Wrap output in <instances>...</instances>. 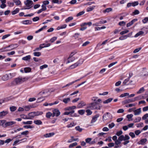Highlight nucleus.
<instances>
[{
    "label": "nucleus",
    "mask_w": 148,
    "mask_h": 148,
    "mask_svg": "<svg viewBox=\"0 0 148 148\" xmlns=\"http://www.w3.org/2000/svg\"><path fill=\"white\" fill-rule=\"evenodd\" d=\"M34 123L37 125H40L42 124V122L39 120H35L34 121Z\"/></svg>",
    "instance_id": "nucleus-26"
},
{
    "label": "nucleus",
    "mask_w": 148,
    "mask_h": 148,
    "mask_svg": "<svg viewBox=\"0 0 148 148\" xmlns=\"http://www.w3.org/2000/svg\"><path fill=\"white\" fill-rule=\"evenodd\" d=\"M73 19V17L72 16H70L68 18L66 19L65 21L66 23H67L71 20H72Z\"/></svg>",
    "instance_id": "nucleus-47"
},
{
    "label": "nucleus",
    "mask_w": 148,
    "mask_h": 148,
    "mask_svg": "<svg viewBox=\"0 0 148 148\" xmlns=\"http://www.w3.org/2000/svg\"><path fill=\"white\" fill-rule=\"evenodd\" d=\"M23 127L26 128H32L34 127L33 126H31L30 125H24L23 126Z\"/></svg>",
    "instance_id": "nucleus-51"
},
{
    "label": "nucleus",
    "mask_w": 148,
    "mask_h": 148,
    "mask_svg": "<svg viewBox=\"0 0 148 148\" xmlns=\"http://www.w3.org/2000/svg\"><path fill=\"white\" fill-rule=\"evenodd\" d=\"M33 3V1L30 0H27L24 2L25 5L26 6V7H25L24 9H29L32 7V5Z\"/></svg>",
    "instance_id": "nucleus-5"
},
{
    "label": "nucleus",
    "mask_w": 148,
    "mask_h": 148,
    "mask_svg": "<svg viewBox=\"0 0 148 148\" xmlns=\"http://www.w3.org/2000/svg\"><path fill=\"white\" fill-rule=\"evenodd\" d=\"M85 13V12L84 11H82L81 12L79 13H78L76 15V16L78 17L79 16H80L83 14Z\"/></svg>",
    "instance_id": "nucleus-62"
},
{
    "label": "nucleus",
    "mask_w": 148,
    "mask_h": 148,
    "mask_svg": "<svg viewBox=\"0 0 148 148\" xmlns=\"http://www.w3.org/2000/svg\"><path fill=\"white\" fill-rule=\"evenodd\" d=\"M34 55L35 56H39L41 55V53L40 52H34L33 53Z\"/></svg>",
    "instance_id": "nucleus-52"
},
{
    "label": "nucleus",
    "mask_w": 148,
    "mask_h": 148,
    "mask_svg": "<svg viewBox=\"0 0 148 148\" xmlns=\"http://www.w3.org/2000/svg\"><path fill=\"white\" fill-rule=\"evenodd\" d=\"M14 1L17 5H20L21 4V2L19 0H14Z\"/></svg>",
    "instance_id": "nucleus-36"
},
{
    "label": "nucleus",
    "mask_w": 148,
    "mask_h": 148,
    "mask_svg": "<svg viewBox=\"0 0 148 148\" xmlns=\"http://www.w3.org/2000/svg\"><path fill=\"white\" fill-rule=\"evenodd\" d=\"M21 117L24 119H29L28 117L27 116L25 115L24 114H22L21 115ZM29 119H30V118Z\"/></svg>",
    "instance_id": "nucleus-48"
},
{
    "label": "nucleus",
    "mask_w": 148,
    "mask_h": 148,
    "mask_svg": "<svg viewBox=\"0 0 148 148\" xmlns=\"http://www.w3.org/2000/svg\"><path fill=\"white\" fill-rule=\"evenodd\" d=\"M144 33V32L143 31H140L136 34L134 36V37H137L140 35H143Z\"/></svg>",
    "instance_id": "nucleus-29"
},
{
    "label": "nucleus",
    "mask_w": 148,
    "mask_h": 148,
    "mask_svg": "<svg viewBox=\"0 0 148 148\" xmlns=\"http://www.w3.org/2000/svg\"><path fill=\"white\" fill-rule=\"evenodd\" d=\"M14 46H15L16 47H18L17 44H12V45H9L8 46L4 48H3L1 49H0V50H4V49H5L6 48H8V47H12V48L11 49V50H12L15 48V47H14Z\"/></svg>",
    "instance_id": "nucleus-13"
},
{
    "label": "nucleus",
    "mask_w": 148,
    "mask_h": 148,
    "mask_svg": "<svg viewBox=\"0 0 148 148\" xmlns=\"http://www.w3.org/2000/svg\"><path fill=\"white\" fill-rule=\"evenodd\" d=\"M127 38V35H123L121 36V40H123L126 39Z\"/></svg>",
    "instance_id": "nucleus-61"
},
{
    "label": "nucleus",
    "mask_w": 148,
    "mask_h": 148,
    "mask_svg": "<svg viewBox=\"0 0 148 148\" xmlns=\"http://www.w3.org/2000/svg\"><path fill=\"white\" fill-rule=\"evenodd\" d=\"M92 138H87L85 139V141L86 143H88L90 145L95 144L96 142V140L94 139L93 140L91 141Z\"/></svg>",
    "instance_id": "nucleus-6"
},
{
    "label": "nucleus",
    "mask_w": 148,
    "mask_h": 148,
    "mask_svg": "<svg viewBox=\"0 0 148 148\" xmlns=\"http://www.w3.org/2000/svg\"><path fill=\"white\" fill-rule=\"evenodd\" d=\"M31 69L30 68H25L24 69V71L25 73H28L31 71Z\"/></svg>",
    "instance_id": "nucleus-50"
},
{
    "label": "nucleus",
    "mask_w": 148,
    "mask_h": 148,
    "mask_svg": "<svg viewBox=\"0 0 148 148\" xmlns=\"http://www.w3.org/2000/svg\"><path fill=\"white\" fill-rule=\"evenodd\" d=\"M8 114L7 111H3L0 112V119L3 118Z\"/></svg>",
    "instance_id": "nucleus-11"
},
{
    "label": "nucleus",
    "mask_w": 148,
    "mask_h": 148,
    "mask_svg": "<svg viewBox=\"0 0 148 148\" xmlns=\"http://www.w3.org/2000/svg\"><path fill=\"white\" fill-rule=\"evenodd\" d=\"M148 117V114L147 113L145 114L142 117V119L145 120V119H148L147 118Z\"/></svg>",
    "instance_id": "nucleus-58"
},
{
    "label": "nucleus",
    "mask_w": 148,
    "mask_h": 148,
    "mask_svg": "<svg viewBox=\"0 0 148 148\" xmlns=\"http://www.w3.org/2000/svg\"><path fill=\"white\" fill-rule=\"evenodd\" d=\"M32 107L31 106H26L24 107V109L25 111H29Z\"/></svg>",
    "instance_id": "nucleus-42"
},
{
    "label": "nucleus",
    "mask_w": 148,
    "mask_h": 148,
    "mask_svg": "<svg viewBox=\"0 0 148 148\" xmlns=\"http://www.w3.org/2000/svg\"><path fill=\"white\" fill-rule=\"evenodd\" d=\"M118 137L116 136H114L112 138V140L114 141L115 144L116 145L115 148H117L119 147L118 145L120 144V131L117 132L116 134Z\"/></svg>",
    "instance_id": "nucleus-2"
},
{
    "label": "nucleus",
    "mask_w": 148,
    "mask_h": 148,
    "mask_svg": "<svg viewBox=\"0 0 148 148\" xmlns=\"http://www.w3.org/2000/svg\"><path fill=\"white\" fill-rule=\"evenodd\" d=\"M67 25L66 24H64L63 25H62L60 26H58L57 27V29L58 30H60L61 29H63L65 28L66 27Z\"/></svg>",
    "instance_id": "nucleus-28"
},
{
    "label": "nucleus",
    "mask_w": 148,
    "mask_h": 148,
    "mask_svg": "<svg viewBox=\"0 0 148 148\" xmlns=\"http://www.w3.org/2000/svg\"><path fill=\"white\" fill-rule=\"evenodd\" d=\"M132 6L134 7L136 5H138V2L137 1H134L132 3Z\"/></svg>",
    "instance_id": "nucleus-54"
},
{
    "label": "nucleus",
    "mask_w": 148,
    "mask_h": 148,
    "mask_svg": "<svg viewBox=\"0 0 148 148\" xmlns=\"http://www.w3.org/2000/svg\"><path fill=\"white\" fill-rule=\"evenodd\" d=\"M113 100V99L112 98H110L104 101L103 102L104 103H109L112 100Z\"/></svg>",
    "instance_id": "nucleus-40"
},
{
    "label": "nucleus",
    "mask_w": 148,
    "mask_h": 148,
    "mask_svg": "<svg viewBox=\"0 0 148 148\" xmlns=\"http://www.w3.org/2000/svg\"><path fill=\"white\" fill-rule=\"evenodd\" d=\"M70 98H65L63 99V101L66 104L70 101Z\"/></svg>",
    "instance_id": "nucleus-31"
},
{
    "label": "nucleus",
    "mask_w": 148,
    "mask_h": 148,
    "mask_svg": "<svg viewBox=\"0 0 148 148\" xmlns=\"http://www.w3.org/2000/svg\"><path fill=\"white\" fill-rule=\"evenodd\" d=\"M31 114H34L35 116H37L39 115H42L43 114V112H34L29 113V115Z\"/></svg>",
    "instance_id": "nucleus-23"
},
{
    "label": "nucleus",
    "mask_w": 148,
    "mask_h": 148,
    "mask_svg": "<svg viewBox=\"0 0 148 148\" xmlns=\"http://www.w3.org/2000/svg\"><path fill=\"white\" fill-rule=\"evenodd\" d=\"M144 91V88H143V87H142L139 89V91L137 92V93L138 94H140L142 93Z\"/></svg>",
    "instance_id": "nucleus-49"
},
{
    "label": "nucleus",
    "mask_w": 148,
    "mask_h": 148,
    "mask_svg": "<svg viewBox=\"0 0 148 148\" xmlns=\"http://www.w3.org/2000/svg\"><path fill=\"white\" fill-rule=\"evenodd\" d=\"M129 80V78H127L125 79L123 83V85H125L128 84H127V83L128 82Z\"/></svg>",
    "instance_id": "nucleus-33"
},
{
    "label": "nucleus",
    "mask_w": 148,
    "mask_h": 148,
    "mask_svg": "<svg viewBox=\"0 0 148 148\" xmlns=\"http://www.w3.org/2000/svg\"><path fill=\"white\" fill-rule=\"evenodd\" d=\"M23 123L24 125H31L32 123V121H23Z\"/></svg>",
    "instance_id": "nucleus-34"
},
{
    "label": "nucleus",
    "mask_w": 148,
    "mask_h": 148,
    "mask_svg": "<svg viewBox=\"0 0 148 148\" xmlns=\"http://www.w3.org/2000/svg\"><path fill=\"white\" fill-rule=\"evenodd\" d=\"M76 108V106H73L71 107H67L65 108V110L70 111L71 110H73Z\"/></svg>",
    "instance_id": "nucleus-22"
},
{
    "label": "nucleus",
    "mask_w": 148,
    "mask_h": 148,
    "mask_svg": "<svg viewBox=\"0 0 148 148\" xmlns=\"http://www.w3.org/2000/svg\"><path fill=\"white\" fill-rule=\"evenodd\" d=\"M86 105V103L83 101H81L78 104L77 107L78 108H81Z\"/></svg>",
    "instance_id": "nucleus-19"
},
{
    "label": "nucleus",
    "mask_w": 148,
    "mask_h": 148,
    "mask_svg": "<svg viewBox=\"0 0 148 148\" xmlns=\"http://www.w3.org/2000/svg\"><path fill=\"white\" fill-rule=\"evenodd\" d=\"M137 20V19L136 18L132 20L131 22H130L127 24V27H128L130 26L132 24H133L134 22L136 21Z\"/></svg>",
    "instance_id": "nucleus-17"
},
{
    "label": "nucleus",
    "mask_w": 148,
    "mask_h": 148,
    "mask_svg": "<svg viewBox=\"0 0 148 148\" xmlns=\"http://www.w3.org/2000/svg\"><path fill=\"white\" fill-rule=\"evenodd\" d=\"M6 121L5 120H0V125L5 128Z\"/></svg>",
    "instance_id": "nucleus-20"
},
{
    "label": "nucleus",
    "mask_w": 148,
    "mask_h": 148,
    "mask_svg": "<svg viewBox=\"0 0 148 148\" xmlns=\"http://www.w3.org/2000/svg\"><path fill=\"white\" fill-rule=\"evenodd\" d=\"M29 134V132L28 131H26L23 132L21 133V135H27Z\"/></svg>",
    "instance_id": "nucleus-57"
},
{
    "label": "nucleus",
    "mask_w": 148,
    "mask_h": 148,
    "mask_svg": "<svg viewBox=\"0 0 148 148\" xmlns=\"http://www.w3.org/2000/svg\"><path fill=\"white\" fill-rule=\"evenodd\" d=\"M76 51L71 52L66 62L67 64L74 63L69 67L70 69H75L82 64L83 63L84 59L79 55L76 54Z\"/></svg>",
    "instance_id": "nucleus-1"
},
{
    "label": "nucleus",
    "mask_w": 148,
    "mask_h": 148,
    "mask_svg": "<svg viewBox=\"0 0 148 148\" xmlns=\"http://www.w3.org/2000/svg\"><path fill=\"white\" fill-rule=\"evenodd\" d=\"M16 122L14 121L6 122L5 123V127L8 126H10L15 124Z\"/></svg>",
    "instance_id": "nucleus-15"
},
{
    "label": "nucleus",
    "mask_w": 148,
    "mask_h": 148,
    "mask_svg": "<svg viewBox=\"0 0 148 148\" xmlns=\"http://www.w3.org/2000/svg\"><path fill=\"white\" fill-rule=\"evenodd\" d=\"M147 141V139L146 138H144L141 139L138 143L139 145H144L145 143Z\"/></svg>",
    "instance_id": "nucleus-14"
},
{
    "label": "nucleus",
    "mask_w": 148,
    "mask_h": 148,
    "mask_svg": "<svg viewBox=\"0 0 148 148\" xmlns=\"http://www.w3.org/2000/svg\"><path fill=\"white\" fill-rule=\"evenodd\" d=\"M54 135V133L53 132L50 133H49L46 134L44 135V136L46 138H48L51 137Z\"/></svg>",
    "instance_id": "nucleus-21"
},
{
    "label": "nucleus",
    "mask_w": 148,
    "mask_h": 148,
    "mask_svg": "<svg viewBox=\"0 0 148 148\" xmlns=\"http://www.w3.org/2000/svg\"><path fill=\"white\" fill-rule=\"evenodd\" d=\"M112 9L111 8H108L104 10L103 11L104 13L109 12L112 11Z\"/></svg>",
    "instance_id": "nucleus-35"
},
{
    "label": "nucleus",
    "mask_w": 148,
    "mask_h": 148,
    "mask_svg": "<svg viewBox=\"0 0 148 148\" xmlns=\"http://www.w3.org/2000/svg\"><path fill=\"white\" fill-rule=\"evenodd\" d=\"M107 41H108V40H106L105 41H103L102 43L101 44H99V43L97 45V47L100 46H101V45H105V44H106L107 43Z\"/></svg>",
    "instance_id": "nucleus-41"
},
{
    "label": "nucleus",
    "mask_w": 148,
    "mask_h": 148,
    "mask_svg": "<svg viewBox=\"0 0 148 148\" xmlns=\"http://www.w3.org/2000/svg\"><path fill=\"white\" fill-rule=\"evenodd\" d=\"M53 113L49 112L46 113V116L47 118H49L51 116H52Z\"/></svg>",
    "instance_id": "nucleus-46"
},
{
    "label": "nucleus",
    "mask_w": 148,
    "mask_h": 148,
    "mask_svg": "<svg viewBox=\"0 0 148 148\" xmlns=\"http://www.w3.org/2000/svg\"><path fill=\"white\" fill-rule=\"evenodd\" d=\"M28 79L26 78H21L19 77L15 78L11 83L13 86L16 85L21 84L22 82L27 81Z\"/></svg>",
    "instance_id": "nucleus-3"
},
{
    "label": "nucleus",
    "mask_w": 148,
    "mask_h": 148,
    "mask_svg": "<svg viewBox=\"0 0 148 148\" xmlns=\"http://www.w3.org/2000/svg\"><path fill=\"white\" fill-rule=\"evenodd\" d=\"M77 145V143L76 142H75L74 143H72L71 144L69 145V147L70 148H71L74 146H75Z\"/></svg>",
    "instance_id": "nucleus-59"
},
{
    "label": "nucleus",
    "mask_w": 148,
    "mask_h": 148,
    "mask_svg": "<svg viewBox=\"0 0 148 148\" xmlns=\"http://www.w3.org/2000/svg\"><path fill=\"white\" fill-rule=\"evenodd\" d=\"M92 24V23L91 22H88L87 23H83L81 25V26L82 27L86 25H88L89 26H90Z\"/></svg>",
    "instance_id": "nucleus-44"
},
{
    "label": "nucleus",
    "mask_w": 148,
    "mask_h": 148,
    "mask_svg": "<svg viewBox=\"0 0 148 148\" xmlns=\"http://www.w3.org/2000/svg\"><path fill=\"white\" fill-rule=\"evenodd\" d=\"M97 102L91 103L88 106V108L91 109H97Z\"/></svg>",
    "instance_id": "nucleus-7"
},
{
    "label": "nucleus",
    "mask_w": 148,
    "mask_h": 148,
    "mask_svg": "<svg viewBox=\"0 0 148 148\" xmlns=\"http://www.w3.org/2000/svg\"><path fill=\"white\" fill-rule=\"evenodd\" d=\"M47 27V26H45L42 28H40L38 30L36 31L35 32V33H37L38 32L42 31L43 30L45 29Z\"/></svg>",
    "instance_id": "nucleus-32"
},
{
    "label": "nucleus",
    "mask_w": 148,
    "mask_h": 148,
    "mask_svg": "<svg viewBox=\"0 0 148 148\" xmlns=\"http://www.w3.org/2000/svg\"><path fill=\"white\" fill-rule=\"evenodd\" d=\"M109 118H111V114L108 112H107L106 114H104L103 116V121L108 120Z\"/></svg>",
    "instance_id": "nucleus-8"
},
{
    "label": "nucleus",
    "mask_w": 148,
    "mask_h": 148,
    "mask_svg": "<svg viewBox=\"0 0 148 148\" xmlns=\"http://www.w3.org/2000/svg\"><path fill=\"white\" fill-rule=\"evenodd\" d=\"M85 112V110H79L78 111V113L81 114V115H83L84 114Z\"/></svg>",
    "instance_id": "nucleus-56"
},
{
    "label": "nucleus",
    "mask_w": 148,
    "mask_h": 148,
    "mask_svg": "<svg viewBox=\"0 0 148 148\" xmlns=\"http://www.w3.org/2000/svg\"><path fill=\"white\" fill-rule=\"evenodd\" d=\"M75 129L76 130L78 131L79 132H81L82 130V129L79 126L76 127Z\"/></svg>",
    "instance_id": "nucleus-63"
},
{
    "label": "nucleus",
    "mask_w": 148,
    "mask_h": 148,
    "mask_svg": "<svg viewBox=\"0 0 148 148\" xmlns=\"http://www.w3.org/2000/svg\"><path fill=\"white\" fill-rule=\"evenodd\" d=\"M95 6H93L92 7L90 6L87 8L86 11L87 12H89L92 10L95 7Z\"/></svg>",
    "instance_id": "nucleus-30"
},
{
    "label": "nucleus",
    "mask_w": 148,
    "mask_h": 148,
    "mask_svg": "<svg viewBox=\"0 0 148 148\" xmlns=\"http://www.w3.org/2000/svg\"><path fill=\"white\" fill-rule=\"evenodd\" d=\"M9 78V76L8 74H5L3 75L1 78V79L3 81L8 80Z\"/></svg>",
    "instance_id": "nucleus-16"
},
{
    "label": "nucleus",
    "mask_w": 148,
    "mask_h": 148,
    "mask_svg": "<svg viewBox=\"0 0 148 148\" xmlns=\"http://www.w3.org/2000/svg\"><path fill=\"white\" fill-rule=\"evenodd\" d=\"M117 63V62H112L111 64H110L108 66V67L109 68H111L113 66L115 65Z\"/></svg>",
    "instance_id": "nucleus-55"
},
{
    "label": "nucleus",
    "mask_w": 148,
    "mask_h": 148,
    "mask_svg": "<svg viewBox=\"0 0 148 148\" xmlns=\"http://www.w3.org/2000/svg\"><path fill=\"white\" fill-rule=\"evenodd\" d=\"M99 116V115L98 114H97L94 116L92 118V119L91 121V123H95L97 120V118Z\"/></svg>",
    "instance_id": "nucleus-18"
},
{
    "label": "nucleus",
    "mask_w": 148,
    "mask_h": 148,
    "mask_svg": "<svg viewBox=\"0 0 148 148\" xmlns=\"http://www.w3.org/2000/svg\"><path fill=\"white\" fill-rule=\"evenodd\" d=\"M141 120V118L140 117H138L134 119L135 122H138L140 121Z\"/></svg>",
    "instance_id": "nucleus-53"
},
{
    "label": "nucleus",
    "mask_w": 148,
    "mask_h": 148,
    "mask_svg": "<svg viewBox=\"0 0 148 148\" xmlns=\"http://www.w3.org/2000/svg\"><path fill=\"white\" fill-rule=\"evenodd\" d=\"M29 113L28 114V115L29 116L28 117V118H30L31 119H33L34 118V116H35L34 114H30L29 115Z\"/></svg>",
    "instance_id": "nucleus-45"
},
{
    "label": "nucleus",
    "mask_w": 148,
    "mask_h": 148,
    "mask_svg": "<svg viewBox=\"0 0 148 148\" xmlns=\"http://www.w3.org/2000/svg\"><path fill=\"white\" fill-rule=\"evenodd\" d=\"M74 110H72L70 112H64V115H68L70 114H71L74 112Z\"/></svg>",
    "instance_id": "nucleus-38"
},
{
    "label": "nucleus",
    "mask_w": 148,
    "mask_h": 148,
    "mask_svg": "<svg viewBox=\"0 0 148 148\" xmlns=\"http://www.w3.org/2000/svg\"><path fill=\"white\" fill-rule=\"evenodd\" d=\"M19 11V9L18 8H17L15 10L13 11L12 12V14L13 15H15L17 13H18Z\"/></svg>",
    "instance_id": "nucleus-25"
},
{
    "label": "nucleus",
    "mask_w": 148,
    "mask_h": 148,
    "mask_svg": "<svg viewBox=\"0 0 148 148\" xmlns=\"http://www.w3.org/2000/svg\"><path fill=\"white\" fill-rule=\"evenodd\" d=\"M142 76L143 77H148V72L147 71L144 72L142 75Z\"/></svg>",
    "instance_id": "nucleus-64"
},
{
    "label": "nucleus",
    "mask_w": 148,
    "mask_h": 148,
    "mask_svg": "<svg viewBox=\"0 0 148 148\" xmlns=\"http://www.w3.org/2000/svg\"><path fill=\"white\" fill-rule=\"evenodd\" d=\"M60 114V112L58 109H56L53 110L52 116H58Z\"/></svg>",
    "instance_id": "nucleus-10"
},
{
    "label": "nucleus",
    "mask_w": 148,
    "mask_h": 148,
    "mask_svg": "<svg viewBox=\"0 0 148 148\" xmlns=\"http://www.w3.org/2000/svg\"><path fill=\"white\" fill-rule=\"evenodd\" d=\"M142 97L141 96H138L137 97H136L134 98L133 99H129L127 100V101L128 102V103H129L131 102H134L135 101L137 100H139L141 99Z\"/></svg>",
    "instance_id": "nucleus-9"
},
{
    "label": "nucleus",
    "mask_w": 148,
    "mask_h": 148,
    "mask_svg": "<svg viewBox=\"0 0 148 148\" xmlns=\"http://www.w3.org/2000/svg\"><path fill=\"white\" fill-rule=\"evenodd\" d=\"M142 49L141 47H139L138 48L136 49L133 51L134 53H136L138 52Z\"/></svg>",
    "instance_id": "nucleus-60"
},
{
    "label": "nucleus",
    "mask_w": 148,
    "mask_h": 148,
    "mask_svg": "<svg viewBox=\"0 0 148 148\" xmlns=\"http://www.w3.org/2000/svg\"><path fill=\"white\" fill-rule=\"evenodd\" d=\"M133 112L135 115H139L141 113V109L139 108L136 110H133Z\"/></svg>",
    "instance_id": "nucleus-12"
},
{
    "label": "nucleus",
    "mask_w": 148,
    "mask_h": 148,
    "mask_svg": "<svg viewBox=\"0 0 148 148\" xmlns=\"http://www.w3.org/2000/svg\"><path fill=\"white\" fill-rule=\"evenodd\" d=\"M130 139V137L127 135H125V136L123 135H121V141L123 140L124 142L123 144L124 145H126L129 142V140Z\"/></svg>",
    "instance_id": "nucleus-4"
},
{
    "label": "nucleus",
    "mask_w": 148,
    "mask_h": 148,
    "mask_svg": "<svg viewBox=\"0 0 148 148\" xmlns=\"http://www.w3.org/2000/svg\"><path fill=\"white\" fill-rule=\"evenodd\" d=\"M31 21L29 20L24 21H22V23L25 25L30 24L31 23Z\"/></svg>",
    "instance_id": "nucleus-24"
},
{
    "label": "nucleus",
    "mask_w": 148,
    "mask_h": 148,
    "mask_svg": "<svg viewBox=\"0 0 148 148\" xmlns=\"http://www.w3.org/2000/svg\"><path fill=\"white\" fill-rule=\"evenodd\" d=\"M31 57L30 55H28L22 58V60H24L27 61L31 58Z\"/></svg>",
    "instance_id": "nucleus-27"
},
{
    "label": "nucleus",
    "mask_w": 148,
    "mask_h": 148,
    "mask_svg": "<svg viewBox=\"0 0 148 148\" xmlns=\"http://www.w3.org/2000/svg\"><path fill=\"white\" fill-rule=\"evenodd\" d=\"M57 38L56 37H53L50 39V41L51 43H53L57 40Z\"/></svg>",
    "instance_id": "nucleus-43"
},
{
    "label": "nucleus",
    "mask_w": 148,
    "mask_h": 148,
    "mask_svg": "<svg viewBox=\"0 0 148 148\" xmlns=\"http://www.w3.org/2000/svg\"><path fill=\"white\" fill-rule=\"evenodd\" d=\"M142 22L144 24H145L148 22V17H145L142 20Z\"/></svg>",
    "instance_id": "nucleus-39"
},
{
    "label": "nucleus",
    "mask_w": 148,
    "mask_h": 148,
    "mask_svg": "<svg viewBox=\"0 0 148 148\" xmlns=\"http://www.w3.org/2000/svg\"><path fill=\"white\" fill-rule=\"evenodd\" d=\"M133 115L132 114H128L127 115V118L128 119L129 121H130L131 120V119L133 117Z\"/></svg>",
    "instance_id": "nucleus-37"
}]
</instances>
